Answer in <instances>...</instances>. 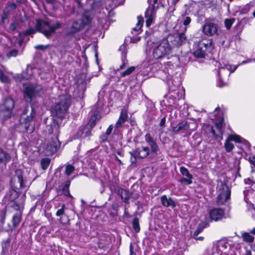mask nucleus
<instances>
[{
    "instance_id": "1",
    "label": "nucleus",
    "mask_w": 255,
    "mask_h": 255,
    "mask_svg": "<svg viewBox=\"0 0 255 255\" xmlns=\"http://www.w3.org/2000/svg\"><path fill=\"white\" fill-rule=\"evenodd\" d=\"M62 23L60 21H56L50 25L49 22L39 19L36 21L35 28L37 31L42 33L47 38L55 32L57 29L62 27Z\"/></svg>"
},
{
    "instance_id": "2",
    "label": "nucleus",
    "mask_w": 255,
    "mask_h": 255,
    "mask_svg": "<svg viewBox=\"0 0 255 255\" xmlns=\"http://www.w3.org/2000/svg\"><path fill=\"white\" fill-rule=\"evenodd\" d=\"M92 19L90 12L86 11L83 14L81 18L72 20L71 24L69 28V32L71 34H74L80 31L86 27H90Z\"/></svg>"
},
{
    "instance_id": "3",
    "label": "nucleus",
    "mask_w": 255,
    "mask_h": 255,
    "mask_svg": "<svg viewBox=\"0 0 255 255\" xmlns=\"http://www.w3.org/2000/svg\"><path fill=\"white\" fill-rule=\"evenodd\" d=\"M71 105V97L63 95L59 97L58 101L52 106L53 114L59 118H63Z\"/></svg>"
},
{
    "instance_id": "4",
    "label": "nucleus",
    "mask_w": 255,
    "mask_h": 255,
    "mask_svg": "<svg viewBox=\"0 0 255 255\" xmlns=\"http://www.w3.org/2000/svg\"><path fill=\"white\" fill-rule=\"evenodd\" d=\"M152 56L155 59H159L169 54L171 47L167 39H163L159 42H153L151 44Z\"/></svg>"
},
{
    "instance_id": "5",
    "label": "nucleus",
    "mask_w": 255,
    "mask_h": 255,
    "mask_svg": "<svg viewBox=\"0 0 255 255\" xmlns=\"http://www.w3.org/2000/svg\"><path fill=\"white\" fill-rule=\"evenodd\" d=\"M49 133L54 135L51 137L50 140L47 143L45 150L48 155H52L57 152L60 147V142L58 139V135L60 133L59 126L54 123L49 129Z\"/></svg>"
},
{
    "instance_id": "6",
    "label": "nucleus",
    "mask_w": 255,
    "mask_h": 255,
    "mask_svg": "<svg viewBox=\"0 0 255 255\" xmlns=\"http://www.w3.org/2000/svg\"><path fill=\"white\" fill-rule=\"evenodd\" d=\"M24 98L27 102H31L32 99L39 95L42 91L41 85L25 84L23 86Z\"/></svg>"
},
{
    "instance_id": "7",
    "label": "nucleus",
    "mask_w": 255,
    "mask_h": 255,
    "mask_svg": "<svg viewBox=\"0 0 255 255\" xmlns=\"http://www.w3.org/2000/svg\"><path fill=\"white\" fill-rule=\"evenodd\" d=\"M217 192L218 193L217 202L219 204H224L230 197V189L222 181L218 182Z\"/></svg>"
},
{
    "instance_id": "8",
    "label": "nucleus",
    "mask_w": 255,
    "mask_h": 255,
    "mask_svg": "<svg viewBox=\"0 0 255 255\" xmlns=\"http://www.w3.org/2000/svg\"><path fill=\"white\" fill-rule=\"evenodd\" d=\"M29 111H30V115H28L26 118H24V121L22 123V126L25 128V131L31 132L33 130L34 128L33 126L30 125V122L35 116V112L33 107H26L23 111L22 116H23L27 114Z\"/></svg>"
},
{
    "instance_id": "9",
    "label": "nucleus",
    "mask_w": 255,
    "mask_h": 255,
    "mask_svg": "<svg viewBox=\"0 0 255 255\" xmlns=\"http://www.w3.org/2000/svg\"><path fill=\"white\" fill-rule=\"evenodd\" d=\"M203 33L208 36L218 35L220 32L218 24L211 21L206 22L202 26Z\"/></svg>"
},
{
    "instance_id": "10",
    "label": "nucleus",
    "mask_w": 255,
    "mask_h": 255,
    "mask_svg": "<svg viewBox=\"0 0 255 255\" xmlns=\"http://www.w3.org/2000/svg\"><path fill=\"white\" fill-rule=\"evenodd\" d=\"M216 64H218V75L220 80L222 81V77H227L230 75L231 73L234 72L238 67V65L233 66L229 64L218 63L216 62Z\"/></svg>"
},
{
    "instance_id": "11",
    "label": "nucleus",
    "mask_w": 255,
    "mask_h": 255,
    "mask_svg": "<svg viewBox=\"0 0 255 255\" xmlns=\"http://www.w3.org/2000/svg\"><path fill=\"white\" fill-rule=\"evenodd\" d=\"M96 125V118L92 117L89 122L84 127H81L78 134L81 137L89 136L91 135V130Z\"/></svg>"
},
{
    "instance_id": "12",
    "label": "nucleus",
    "mask_w": 255,
    "mask_h": 255,
    "mask_svg": "<svg viewBox=\"0 0 255 255\" xmlns=\"http://www.w3.org/2000/svg\"><path fill=\"white\" fill-rule=\"evenodd\" d=\"M149 149L148 147L141 146L137 148L133 152L130 153L131 156L134 157V160L131 158L132 163L135 162V158L138 157L140 158H143L147 156L149 154Z\"/></svg>"
},
{
    "instance_id": "13",
    "label": "nucleus",
    "mask_w": 255,
    "mask_h": 255,
    "mask_svg": "<svg viewBox=\"0 0 255 255\" xmlns=\"http://www.w3.org/2000/svg\"><path fill=\"white\" fill-rule=\"evenodd\" d=\"M210 44L208 42L205 43L203 41H200L197 47V49L194 51V55L199 58H203L205 57L206 54V51Z\"/></svg>"
},
{
    "instance_id": "14",
    "label": "nucleus",
    "mask_w": 255,
    "mask_h": 255,
    "mask_svg": "<svg viewBox=\"0 0 255 255\" xmlns=\"http://www.w3.org/2000/svg\"><path fill=\"white\" fill-rule=\"evenodd\" d=\"M211 220L214 221L221 220L224 216V212L220 208H214L211 210L209 213Z\"/></svg>"
},
{
    "instance_id": "15",
    "label": "nucleus",
    "mask_w": 255,
    "mask_h": 255,
    "mask_svg": "<svg viewBox=\"0 0 255 255\" xmlns=\"http://www.w3.org/2000/svg\"><path fill=\"white\" fill-rule=\"evenodd\" d=\"M128 119V110L123 108L122 109L120 117L115 124V128L118 129L122 127L123 124L127 121Z\"/></svg>"
},
{
    "instance_id": "16",
    "label": "nucleus",
    "mask_w": 255,
    "mask_h": 255,
    "mask_svg": "<svg viewBox=\"0 0 255 255\" xmlns=\"http://www.w3.org/2000/svg\"><path fill=\"white\" fill-rule=\"evenodd\" d=\"M16 5L14 3L8 4L3 10L1 15V21L2 23L7 19L10 13L16 8Z\"/></svg>"
},
{
    "instance_id": "17",
    "label": "nucleus",
    "mask_w": 255,
    "mask_h": 255,
    "mask_svg": "<svg viewBox=\"0 0 255 255\" xmlns=\"http://www.w3.org/2000/svg\"><path fill=\"white\" fill-rule=\"evenodd\" d=\"M175 29L177 32L176 36L175 37L176 41V44L178 45H181L186 40V36L185 34L186 32H183L182 29L178 28L177 24L175 26Z\"/></svg>"
},
{
    "instance_id": "18",
    "label": "nucleus",
    "mask_w": 255,
    "mask_h": 255,
    "mask_svg": "<svg viewBox=\"0 0 255 255\" xmlns=\"http://www.w3.org/2000/svg\"><path fill=\"white\" fill-rule=\"evenodd\" d=\"M76 84L78 90L84 92L86 90L87 85L85 76L84 75L79 76L76 80Z\"/></svg>"
},
{
    "instance_id": "19",
    "label": "nucleus",
    "mask_w": 255,
    "mask_h": 255,
    "mask_svg": "<svg viewBox=\"0 0 255 255\" xmlns=\"http://www.w3.org/2000/svg\"><path fill=\"white\" fill-rule=\"evenodd\" d=\"M155 12L153 7H148L145 12V17L146 18V25L149 26L153 20Z\"/></svg>"
},
{
    "instance_id": "20",
    "label": "nucleus",
    "mask_w": 255,
    "mask_h": 255,
    "mask_svg": "<svg viewBox=\"0 0 255 255\" xmlns=\"http://www.w3.org/2000/svg\"><path fill=\"white\" fill-rule=\"evenodd\" d=\"M168 75L166 76V80L167 81V84L169 87V90L170 92H175L177 90H179L181 88L179 82L177 84L173 83V81L171 80V77L169 73V70L167 69Z\"/></svg>"
},
{
    "instance_id": "21",
    "label": "nucleus",
    "mask_w": 255,
    "mask_h": 255,
    "mask_svg": "<svg viewBox=\"0 0 255 255\" xmlns=\"http://www.w3.org/2000/svg\"><path fill=\"white\" fill-rule=\"evenodd\" d=\"M98 244L99 251L103 250L104 252H108L110 245L109 239L107 237L101 238L99 239Z\"/></svg>"
},
{
    "instance_id": "22",
    "label": "nucleus",
    "mask_w": 255,
    "mask_h": 255,
    "mask_svg": "<svg viewBox=\"0 0 255 255\" xmlns=\"http://www.w3.org/2000/svg\"><path fill=\"white\" fill-rule=\"evenodd\" d=\"M180 20V24L182 23L183 26L179 27L178 28L182 29L183 32L187 31V28L189 26V24L191 23V19L190 17L188 16L182 15L180 19H178L177 22H179Z\"/></svg>"
},
{
    "instance_id": "23",
    "label": "nucleus",
    "mask_w": 255,
    "mask_h": 255,
    "mask_svg": "<svg viewBox=\"0 0 255 255\" xmlns=\"http://www.w3.org/2000/svg\"><path fill=\"white\" fill-rule=\"evenodd\" d=\"M189 128V125L186 121H182L178 123L176 126L172 127V130L175 133L180 131H185Z\"/></svg>"
},
{
    "instance_id": "24",
    "label": "nucleus",
    "mask_w": 255,
    "mask_h": 255,
    "mask_svg": "<svg viewBox=\"0 0 255 255\" xmlns=\"http://www.w3.org/2000/svg\"><path fill=\"white\" fill-rule=\"evenodd\" d=\"M119 51L122 52V64L120 66V69H123L126 65L128 63V60H127V45L123 44L119 48Z\"/></svg>"
},
{
    "instance_id": "25",
    "label": "nucleus",
    "mask_w": 255,
    "mask_h": 255,
    "mask_svg": "<svg viewBox=\"0 0 255 255\" xmlns=\"http://www.w3.org/2000/svg\"><path fill=\"white\" fill-rule=\"evenodd\" d=\"M161 204L163 206L175 208L176 206V202L173 200L170 197L167 198L166 195H163L161 197Z\"/></svg>"
},
{
    "instance_id": "26",
    "label": "nucleus",
    "mask_w": 255,
    "mask_h": 255,
    "mask_svg": "<svg viewBox=\"0 0 255 255\" xmlns=\"http://www.w3.org/2000/svg\"><path fill=\"white\" fill-rule=\"evenodd\" d=\"M70 180H67L64 185H62L61 186H59V189L62 191V193L67 196L71 197L72 196L71 195L70 192H69V186L70 185Z\"/></svg>"
},
{
    "instance_id": "27",
    "label": "nucleus",
    "mask_w": 255,
    "mask_h": 255,
    "mask_svg": "<svg viewBox=\"0 0 255 255\" xmlns=\"http://www.w3.org/2000/svg\"><path fill=\"white\" fill-rule=\"evenodd\" d=\"M3 106L6 111H11L14 107V100L10 97L6 98L4 101Z\"/></svg>"
},
{
    "instance_id": "28",
    "label": "nucleus",
    "mask_w": 255,
    "mask_h": 255,
    "mask_svg": "<svg viewBox=\"0 0 255 255\" xmlns=\"http://www.w3.org/2000/svg\"><path fill=\"white\" fill-rule=\"evenodd\" d=\"M118 194L120 195L122 199L126 203H128V200L130 197L128 191L123 189H120L118 190Z\"/></svg>"
},
{
    "instance_id": "29",
    "label": "nucleus",
    "mask_w": 255,
    "mask_h": 255,
    "mask_svg": "<svg viewBox=\"0 0 255 255\" xmlns=\"http://www.w3.org/2000/svg\"><path fill=\"white\" fill-rule=\"evenodd\" d=\"M249 232H243L242 233L241 236L244 242L248 243H253L255 240V237L253 235Z\"/></svg>"
},
{
    "instance_id": "30",
    "label": "nucleus",
    "mask_w": 255,
    "mask_h": 255,
    "mask_svg": "<svg viewBox=\"0 0 255 255\" xmlns=\"http://www.w3.org/2000/svg\"><path fill=\"white\" fill-rule=\"evenodd\" d=\"M143 19L142 16H138L137 17V22L136 26L132 29V33L133 31L137 32L138 33L140 32V29L143 25Z\"/></svg>"
},
{
    "instance_id": "31",
    "label": "nucleus",
    "mask_w": 255,
    "mask_h": 255,
    "mask_svg": "<svg viewBox=\"0 0 255 255\" xmlns=\"http://www.w3.org/2000/svg\"><path fill=\"white\" fill-rule=\"evenodd\" d=\"M208 226V224L206 222H201L198 226L196 230L193 234V238H196L197 236L202 231L203 229Z\"/></svg>"
},
{
    "instance_id": "32",
    "label": "nucleus",
    "mask_w": 255,
    "mask_h": 255,
    "mask_svg": "<svg viewBox=\"0 0 255 255\" xmlns=\"http://www.w3.org/2000/svg\"><path fill=\"white\" fill-rule=\"evenodd\" d=\"M22 211L17 212L12 217V225L14 227L17 226L21 221Z\"/></svg>"
},
{
    "instance_id": "33",
    "label": "nucleus",
    "mask_w": 255,
    "mask_h": 255,
    "mask_svg": "<svg viewBox=\"0 0 255 255\" xmlns=\"http://www.w3.org/2000/svg\"><path fill=\"white\" fill-rule=\"evenodd\" d=\"M132 225L134 231L136 233L139 232L140 228L139 223V219L137 217H135L132 222Z\"/></svg>"
},
{
    "instance_id": "34",
    "label": "nucleus",
    "mask_w": 255,
    "mask_h": 255,
    "mask_svg": "<svg viewBox=\"0 0 255 255\" xmlns=\"http://www.w3.org/2000/svg\"><path fill=\"white\" fill-rule=\"evenodd\" d=\"M50 159L48 158H42L41 160V166L43 170H46L49 166Z\"/></svg>"
},
{
    "instance_id": "35",
    "label": "nucleus",
    "mask_w": 255,
    "mask_h": 255,
    "mask_svg": "<svg viewBox=\"0 0 255 255\" xmlns=\"http://www.w3.org/2000/svg\"><path fill=\"white\" fill-rule=\"evenodd\" d=\"M98 21V28L99 29H103L104 28V24L106 23V15L104 14H102V17Z\"/></svg>"
},
{
    "instance_id": "36",
    "label": "nucleus",
    "mask_w": 255,
    "mask_h": 255,
    "mask_svg": "<svg viewBox=\"0 0 255 255\" xmlns=\"http://www.w3.org/2000/svg\"><path fill=\"white\" fill-rule=\"evenodd\" d=\"M228 140H233L237 142H242V138L237 134H230L228 136Z\"/></svg>"
},
{
    "instance_id": "37",
    "label": "nucleus",
    "mask_w": 255,
    "mask_h": 255,
    "mask_svg": "<svg viewBox=\"0 0 255 255\" xmlns=\"http://www.w3.org/2000/svg\"><path fill=\"white\" fill-rule=\"evenodd\" d=\"M180 171L183 175L186 176L187 178H193V176L189 173L188 170L186 168L184 167H181L180 168Z\"/></svg>"
},
{
    "instance_id": "38",
    "label": "nucleus",
    "mask_w": 255,
    "mask_h": 255,
    "mask_svg": "<svg viewBox=\"0 0 255 255\" xmlns=\"http://www.w3.org/2000/svg\"><path fill=\"white\" fill-rule=\"evenodd\" d=\"M75 170V167L70 164H68L65 167V172L67 176H70Z\"/></svg>"
},
{
    "instance_id": "39",
    "label": "nucleus",
    "mask_w": 255,
    "mask_h": 255,
    "mask_svg": "<svg viewBox=\"0 0 255 255\" xmlns=\"http://www.w3.org/2000/svg\"><path fill=\"white\" fill-rule=\"evenodd\" d=\"M235 21V18H230V19H226L225 20V25L227 29H230L232 25L234 23Z\"/></svg>"
},
{
    "instance_id": "40",
    "label": "nucleus",
    "mask_w": 255,
    "mask_h": 255,
    "mask_svg": "<svg viewBox=\"0 0 255 255\" xmlns=\"http://www.w3.org/2000/svg\"><path fill=\"white\" fill-rule=\"evenodd\" d=\"M135 67L131 66V67L128 68L125 71H123L121 73V76L122 77H125V76L129 75L130 74H131L132 72H133L135 70Z\"/></svg>"
},
{
    "instance_id": "41",
    "label": "nucleus",
    "mask_w": 255,
    "mask_h": 255,
    "mask_svg": "<svg viewBox=\"0 0 255 255\" xmlns=\"http://www.w3.org/2000/svg\"><path fill=\"white\" fill-rule=\"evenodd\" d=\"M17 178L18 183L20 185V188H23L24 187L23 177L21 174V172L20 171H16Z\"/></svg>"
},
{
    "instance_id": "42",
    "label": "nucleus",
    "mask_w": 255,
    "mask_h": 255,
    "mask_svg": "<svg viewBox=\"0 0 255 255\" xmlns=\"http://www.w3.org/2000/svg\"><path fill=\"white\" fill-rule=\"evenodd\" d=\"M230 140H228V138L226 140L225 143V147L226 150L227 152L231 151L234 148V144L230 142Z\"/></svg>"
},
{
    "instance_id": "43",
    "label": "nucleus",
    "mask_w": 255,
    "mask_h": 255,
    "mask_svg": "<svg viewBox=\"0 0 255 255\" xmlns=\"http://www.w3.org/2000/svg\"><path fill=\"white\" fill-rule=\"evenodd\" d=\"M149 145L150 146L151 151L153 153H156L158 150V146L155 141L154 140V141L151 142L149 144Z\"/></svg>"
},
{
    "instance_id": "44",
    "label": "nucleus",
    "mask_w": 255,
    "mask_h": 255,
    "mask_svg": "<svg viewBox=\"0 0 255 255\" xmlns=\"http://www.w3.org/2000/svg\"><path fill=\"white\" fill-rule=\"evenodd\" d=\"M10 159V156L6 153H3V157H1L0 160L4 163L7 162Z\"/></svg>"
},
{
    "instance_id": "45",
    "label": "nucleus",
    "mask_w": 255,
    "mask_h": 255,
    "mask_svg": "<svg viewBox=\"0 0 255 255\" xmlns=\"http://www.w3.org/2000/svg\"><path fill=\"white\" fill-rule=\"evenodd\" d=\"M65 205L63 204L62 205V207L61 209H58L56 213V215L57 216H61L63 215L65 213Z\"/></svg>"
},
{
    "instance_id": "46",
    "label": "nucleus",
    "mask_w": 255,
    "mask_h": 255,
    "mask_svg": "<svg viewBox=\"0 0 255 255\" xmlns=\"http://www.w3.org/2000/svg\"><path fill=\"white\" fill-rule=\"evenodd\" d=\"M18 23L16 21L11 23L8 28V32H13L14 31L18 26Z\"/></svg>"
},
{
    "instance_id": "47",
    "label": "nucleus",
    "mask_w": 255,
    "mask_h": 255,
    "mask_svg": "<svg viewBox=\"0 0 255 255\" xmlns=\"http://www.w3.org/2000/svg\"><path fill=\"white\" fill-rule=\"evenodd\" d=\"M18 51L16 49H13L7 53L6 56L8 58L15 57L17 55Z\"/></svg>"
},
{
    "instance_id": "48",
    "label": "nucleus",
    "mask_w": 255,
    "mask_h": 255,
    "mask_svg": "<svg viewBox=\"0 0 255 255\" xmlns=\"http://www.w3.org/2000/svg\"><path fill=\"white\" fill-rule=\"evenodd\" d=\"M37 31V30L35 28H30L29 29L26 30L24 32V34L25 35H30V34L35 33L36 32V31Z\"/></svg>"
},
{
    "instance_id": "49",
    "label": "nucleus",
    "mask_w": 255,
    "mask_h": 255,
    "mask_svg": "<svg viewBox=\"0 0 255 255\" xmlns=\"http://www.w3.org/2000/svg\"><path fill=\"white\" fill-rule=\"evenodd\" d=\"M192 178H182L180 179V182L181 183H186V184L190 185L192 183Z\"/></svg>"
},
{
    "instance_id": "50",
    "label": "nucleus",
    "mask_w": 255,
    "mask_h": 255,
    "mask_svg": "<svg viewBox=\"0 0 255 255\" xmlns=\"http://www.w3.org/2000/svg\"><path fill=\"white\" fill-rule=\"evenodd\" d=\"M11 207L15 210L18 211V212L22 211L20 209L19 205L15 201L13 203L12 205H11Z\"/></svg>"
},
{
    "instance_id": "51",
    "label": "nucleus",
    "mask_w": 255,
    "mask_h": 255,
    "mask_svg": "<svg viewBox=\"0 0 255 255\" xmlns=\"http://www.w3.org/2000/svg\"><path fill=\"white\" fill-rule=\"evenodd\" d=\"M0 80L2 82L6 83L9 81V79L8 77L2 72L1 74L0 75Z\"/></svg>"
},
{
    "instance_id": "52",
    "label": "nucleus",
    "mask_w": 255,
    "mask_h": 255,
    "mask_svg": "<svg viewBox=\"0 0 255 255\" xmlns=\"http://www.w3.org/2000/svg\"><path fill=\"white\" fill-rule=\"evenodd\" d=\"M145 141L149 144L152 141H154V140L153 138L151 136L150 134L149 133H146L145 135Z\"/></svg>"
},
{
    "instance_id": "53",
    "label": "nucleus",
    "mask_w": 255,
    "mask_h": 255,
    "mask_svg": "<svg viewBox=\"0 0 255 255\" xmlns=\"http://www.w3.org/2000/svg\"><path fill=\"white\" fill-rule=\"evenodd\" d=\"M223 122V119L222 118L218 121V123H216V127L219 130L220 132H221V128L222 127V124Z\"/></svg>"
},
{
    "instance_id": "54",
    "label": "nucleus",
    "mask_w": 255,
    "mask_h": 255,
    "mask_svg": "<svg viewBox=\"0 0 255 255\" xmlns=\"http://www.w3.org/2000/svg\"><path fill=\"white\" fill-rule=\"evenodd\" d=\"M113 128V126L112 125H110L108 128L107 129L106 134L107 135H109L112 133V130Z\"/></svg>"
},
{
    "instance_id": "55",
    "label": "nucleus",
    "mask_w": 255,
    "mask_h": 255,
    "mask_svg": "<svg viewBox=\"0 0 255 255\" xmlns=\"http://www.w3.org/2000/svg\"><path fill=\"white\" fill-rule=\"evenodd\" d=\"M47 47H48V46H47V45H36L35 46V48H36V49H40V50H43L45 49Z\"/></svg>"
},
{
    "instance_id": "56",
    "label": "nucleus",
    "mask_w": 255,
    "mask_h": 255,
    "mask_svg": "<svg viewBox=\"0 0 255 255\" xmlns=\"http://www.w3.org/2000/svg\"><path fill=\"white\" fill-rule=\"evenodd\" d=\"M219 109H220L219 107L216 108V109L215 110V111L213 112V113L211 114V117H212V115H213L214 118H216L217 117V114L219 112Z\"/></svg>"
},
{
    "instance_id": "57",
    "label": "nucleus",
    "mask_w": 255,
    "mask_h": 255,
    "mask_svg": "<svg viewBox=\"0 0 255 255\" xmlns=\"http://www.w3.org/2000/svg\"><path fill=\"white\" fill-rule=\"evenodd\" d=\"M140 39V38L139 37H132L130 39V41L133 42V43H135V42H136L137 41H139Z\"/></svg>"
},
{
    "instance_id": "58",
    "label": "nucleus",
    "mask_w": 255,
    "mask_h": 255,
    "mask_svg": "<svg viewBox=\"0 0 255 255\" xmlns=\"http://www.w3.org/2000/svg\"><path fill=\"white\" fill-rule=\"evenodd\" d=\"M165 121H166V119H165V117H164L163 118L161 121H160V122L159 123V126L160 127H163L164 126V125L165 124Z\"/></svg>"
},
{
    "instance_id": "59",
    "label": "nucleus",
    "mask_w": 255,
    "mask_h": 255,
    "mask_svg": "<svg viewBox=\"0 0 255 255\" xmlns=\"http://www.w3.org/2000/svg\"><path fill=\"white\" fill-rule=\"evenodd\" d=\"M108 136L107 134H104L100 137V139L102 141H104L106 140L108 138Z\"/></svg>"
},
{
    "instance_id": "60",
    "label": "nucleus",
    "mask_w": 255,
    "mask_h": 255,
    "mask_svg": "<svg viewBox=\"0 0 255 255\" xmlns=\"http://www.w3.org/2000/svg\"><path fill=\"white\" fill-rule=\"evenodd\" d=\"M242 255H252V254L251 251L246 250V252Z\"/></svg>"
},
{
    "instance_id": "61",
    "label": "nucleus",
    "mask_w": 255,
    "mask_h": 255,
    "mask_svg": "<svg viewBox=\"0 0 255 255\" xmlns=\"http://www.w3.org/2000/svg\"><path fill=\"white\" fill-rule=\"evenodd\" d=\"M194 238L197 240H199V241H203L204 239L203 237H202V236L198 237V236H197V237H196V238Z\"/></svg>"
},
{
    "instance_id": "62",
    "label": "nucleus",
    "mask_w": 255,
    "mask_h": 255,
    "mask_svg": "<svg viewBox=\"0 0 255 255\" xmlns=\"http://www.w3.org/2000/svg\"><path fill=\"white\" fill-rule=\"evenodd\" d=\"M251 248L255 253V243L251 246Z\"/></svg>"
},
{
    "instance_id": "63",
    "label": "nucleus",
    "mask_w": 255,
    "mask_h": 255,
    "mask_svg": "<svg viewBox=\"0 0 255 255\" xmlns=\"http://www.w3.org/2000/svg\"><path fill=\"white\" fill-rule=\"evenodd\" d=\"M250 233H251L252 234H253V235L255 236V227H254V228H253L251 231H250Z\"/></svg>"
},
{
    "instance_id": "64",
    "label": "nucleus",
    "mask_w": 255,
    "mask_h": 255,
    "mask_svg": "<svg viewBox=\"0 0 255 255\" xmlns=\"http://www.w3.org/2000/svg\"><path fill=\"white\" fill-rule=\"evenodd\" d=\"M77 3H78V7H82V3L80 1V0H75Z\"/></svg>"
}]
</instances>
